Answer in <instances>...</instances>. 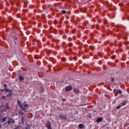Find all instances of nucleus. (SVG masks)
Listing matches in <instances>:
<instances>
[{"label":"nucleus","instance_id":"obj_1","mask_svg":"<svg viewBox=\"0 0 129 129\" xmlns=\"http://www.w3.org/2000/svg\"><path fill=\"white\" fill-rule=\"evenodd\" d=\"M59 119H62L63 120H67V116L62 115V114H59Z\"/></svg>","mask_w":129,"mask_h":129},{"label":"nucleus","instance_id":"obj_2","mask_svg":"<svg viewBox=\"0 0 129 129\" xmlns=\"http://www.w3.org/2000/svg\"><path fill=\"white\" fill-rule=\"evenodd\" d=\"M15 120L13 118H9V120L7 121L8 124H10L11 123H12L14 124L15 123Z\"/></svg>","mask_w":129,"mask_h":129},{"label":"nucleus","instance_id":"obj_3","mask_svg":"<svg viewBox=\"0 0 129 129\" xmlns=\"http://www.w3.org/2000/svg\"><path fill=\"white\" fill-rule=\"evenodd\" d=\"M72 86H68L66 87V91L67 92H68V91H71V90L72 89Z\"/></svg>","mask_w":129,"mask_h":129},{"label":"nucleus","instance_id":"obj_4","mask_svg":"<svg viewBox=\"0 0 129 129\" xmlns=\"http://www.w3.org/2000/svg\"><path fill=\"white\" fill-rule=\"evenodd\" d=\"M46 127L48 129H52V127L51 126V122H50V121H47L46 123Z\"/></svg>","mask_w":129,"mask_h":129},{"label":"nucleus","instance_id":"obj_5","mask_svg":"<svg viewBox=\"0 0 129 129\" xmlns=\"http://www.w3.org/2000/svg\"><path fill=\"white\" fill-rule=\"evenodd\" d=\"M9 93L6 96V97H11V96H13V91L11 90H9Z\"/></svg>","mask_w":129,"mask_h":129},{"label":"nucleus","instance_id":"obj_6","mask_svg":"<svg viewBox=\"0 0 129 129\" xmlns=\"http://www.w3.org/2000/svg\"><path fill=\"white\" fill-rule=\"evenodd\" d=\"M74 92L75 93H76V94H79L80 93V91L78 89L74 88Z\"/></svg>","mask_w":129,"mask_h":129},{"label":"nucleus","instance_id":"obj_7","mask_svg":"<svg viewBox=\"0 0 129 129\" xmlns=\"http://www.w3.org/2000/svg\"><path fill=\"white\" fill-rule=\"evenodd\" d=\"M13 129H21V125L15 124L13 125Z\"/></svg>","mask_w":129,"mask_h":129},{"label":"nucleus","instance_id":"obj_8","mask_svg":"<svg viewBox=\"0 0 129 129\" xmlns=\"http://www.w3.org/2000/svg\"><path fill=\"white\" fill-rule=\"evenodd\" d=\"M97 122H101V121H102V117H98L96 120Z\"/></svg>","mask_w":129,"mask_h":129},{"label":"nucleus","instance_id":"obj_9","mask_svg":"<svg viewBox=\"0 0 129 129\" xmlns=\"http://www.w3.org/2000/svg\"><path fill=\"white\" fill-rule=\"evenodd\" d=\"M4 87L5 88V91H6L7 92H9V89H7V88L8 87V85H7V84H5Z\"/></svg>","mask_w":129,"mask_h":129},{"label":"nucleus","instance_id":"obj_10","mask_svg":"<svg viewBox=\"0 0 129 129\" xmlns=\"http://www.w3.org/2000/svg\"><path fill=\"white\" fill-rule=\"evenodd\" d=\"M7 117H3L2 119H1V122H5V121H7Z\"/></svg>","mask_w":129,"mask_h":129},{"label":"nucleus","instance_id":"obj_11","mask_svg":"<svg viewBox=\"0 0 129 129\" xmlns=\"http://www.w3.org/2000/svg\"><path fill=\"white\" fill-rule=\"evenodd\" d=\"M19 80H20V81H23V80H24V77H23L22 76H20L19 78Z\"/></svg>","mask_w":129,"mask_h":129},{"label":"nucleus","instance_id":"obj_12","mask_svg":"<svg viewBox=\"0 0 129 129\" xmlns=\"http://www.w3.org/2000/svg\"><path fill=\"white\" fill-rule=\"evenodd\" d=\"M5 108L8 110L10 109V106H9V103L6 104Z\"/></svg>","mask_w":129,"mask_h":129},{"label":"nucleus","instance_id":"obj_13","mask_svg":"<svg viewBox=\"0 0 129 129\" xmlns=\"http://www.w3.org/2000/svg\"><path fill=\"white\" fill-rule=\"evenodd\" d=\"M79 128H83V127H84V125H83V124H80L79 125Z\"/></svg>","mask_w":129,"mask_h":129},{"label":"nucleus","instance_id":"obj_14","mask_svg":"<svg viewBox=\"0 0 129 129\" xmlns=\"http://www.w3.org/2000/svg\"><path fill=\"white\" fill-rule=\"evenodd\" d=\"M21 121H22V124H24L25 121H24V117H21Z\"/></svg>","mask_w":129,"mask_h":129},{"label":"nucleus","instance_id":"obj_15","mask_svg":"<svg viewBox=\"0 0 129 129\" xmlns=\"http://www.w3.org/2000/svg\"><path fill=\"white\" fill-rule=\"evenodd\" d=\"M125 104H126V102L125 101H124L122 103L121 105H122V106H123L125 105Z\"/></svg>","mask_w":129,"mask_h":129},{"label":"nucleus","instance_id":"obj_16","mask_svg":"<svg viewBox=\"0 0 129 129\" xmlns=\"http://www.w3.org/2000/svg\"><path fill=\"white\" fill-rule=\"evenodd\" d=\"M113 92H114V93H117V92H118V90L114 89L113 90Z\"/></svg>","mask_w":129,"mask_h":129},{"label":"nucleus","instance_id":"obj_17","mask_svg":"<svg viewBox=\"0 0 129 129\" xmlns=\"http://www.w3.org/2000/svg\"><path fill=\"white\" fill-rule=\"evenodd\" d=\"M23 106H24V107H28V106H29V105H28V104L27 103H25Z\"/></svg>","mask_w":129,"mask_h":129},{"label":"nucleus","instance_id":"obj_18","mask_svg":"<svg viewBox=\"0 0 129 129\" xmlns=\"http://www.w3.org/2000/svg\"><path fill=\"white\" fill-rule=\"evenodd\" d=\"M94 46H90V49H91V50H94Z\"/></svg>","mask_w":129,"mask_h":129},{"label":"nucleus","instance_id":"obj_19","mask_svg":"<svg viewBox=\"0 0 129 129\" xmlns=\"http://www.w3.org/2000/svg\"><path fill=\"white\" fill-rule=\"evenodd\" d=\"M62 14H63V15H65V14H66V11L65 10H62L61 11Z\"/></svg>","mask_w":129,"mask_h":129},{"label":"nucleus","instance_id":"obj_20","mask_svg":"<svg viewBox=\"0 0 129 129\" xmlns=\"http://www.w3.org/2000/svg\"><path fill=\"white\" fill-rule=\"evenodd\" d=\"M118 92L119 94H122V92L121 90H118Z\"/></svg>","mask_w":129,"mask_h":129},{"label":"nucleus","instance_id":"obj_21","mask_svg":"<svg viewBox=\"0 0 129 129\" xmlns=\"http://www.w3.org/2000/svg\"><path fill=\"white\" fill-rule=\"evenodd\" d=\"M19 106H20V108H22V109H23V108H24V107H23V105H22V104L19 105Z\"/></svg>","mask_w":129,"mask_h":129},{"label":"nucleus","instance_id":"obj_22","mask_svg":"<svg viewBox=\"0 0 129 129\" xmlns=\"http://www.w3.org/2000/svg\"><path fill=\"white\" fill-rule=\"evenodd\" d=\"M22 110H24V111H25V112H26V111H27V110H26V108L25 107L23 108L22 109Z\"/></svg>","mask_w":129,"mask_h":129},{"label":"nucleus","instance_id":"obj_23","mask_svg":"<svg viewBox=\"0 0 129 129\" xmlns=\"http://www.w3.org/2000/svg\"><path fill=\"white\" fill-rule=\"evenodd\" d=\"M120 107H121V106H117L116 107V109H119V108H120Z\"/></svg>","mask_w":129,"mask_h":129},{"label":"nucleus","instance_id":"obj_24","mask_svg":"<svg viewBox=\"0 0 129 129\" xmlns=\"http://www.w3.org/2000/svg\"><path fill=\"white\" fill-rule=\"evenodd\" d=\"M17 102H18L19 105H21V102H20V100H17Z\"/></svg>","mask_w":129,"mask_h":129},{"label":"nucleus","instance_id":"obj_25","mask_svg":"<svg viewBox=\"0 0 129 129\" xmlns=\"http://www.w3.org/2000/svg\"><path fill=\"white\" fill-rule=\"evenodd\" d=\"M6 97H8L5 96H2V99H5V98Z\"/></svg>","mask_w":129,"mask_h":129},{"label":"nucleus","instance_id":"obj_26","mask_svg":"<svg viewBox=\"0 0 129 129\" xmlns=\"http://www.w3.org/2000/svg\"><path fill=\"white\" fill-rule=\"evenodd\" d=\"M111 81V82H113V81H114V79L112 78Z\"/></svg>","mask_w":129,"mask_h":129},{"label":"nucleus","instance_id":"obj_27","mask_svg":"<svg viewBox=\"0 0 129 129\" xmlns=\"http://www.w3.org/2000/svg\"><path fill=\"white\" fill-rule=\"evenodd\" d=\"M112 59H115V56H111Z\"/></svg>","mask_w":129,"mask_h":129},{"label":"nucleus","instance_id":"obj_28","mask_svg":"<svg viewBox=\"0 0 129 129\" xmlns=\"http://www.w3.org/2000/svg\"><path fill=\"white\" fill-rule=\"evenodd\" d=\"M0 128H3V126L1 124H0Z\"/></svg>","mask_w":129,"mask_h":129},{"label":"nucleus","instance_id":"obj_29","mask_svg":"<svg viewBox=\"0 0 129 129\" xmlns=\"http://www.w3.org/2000/svg\"><path fill=\"white\" fill-rule=\"evenodd\" d=\"M0 91L4 92V89H0Z\"/></svg>","mask_w":129,"mask_h":129},{"label":"nucleus","instance_id":"obj_30","mask_svg":"<svg viewBox=\"0 0 129 129\" xmlns=\"http://www.w3.org/2000/svg\"><path fill=\"white\" fill-rule=\"evenodd\" d=\"M62 101H66V99H63L62 100Z\"/></svg>","mask_w":129,"mask_h":129},{"label":"nucleus","instance_id":"obj_31","mask_svg":"<svg viewBox=\"0 0 129 129\" xmlns=\"http://www.w3.org/2000/svg\"><path fill=\"white\" fill-rule=\"evenodd\" d=\"M29 128H30V126H29V127L27 126V127H26V129H29Z\"/></svg>","mask_w":129,"mask_h":129},{"label":"nucleus","instance_id":"obj_32","mask_svg":"<svg viewBox=\"0 0 129 129\" xmlns=\"http://www.w3.org/2000/svg\"><path fill=\"white\" fill-rule=\"evenodd\" d=\"M3 94V92L0 91V95Z\"/></svg>","mask_w":129,"mask_h":129},{"label":"nucleus","instance_id":"obj_33","mask_svg":"<svg viewBox=\"0 0 129 129\" xmlns=\"http://www.w3.org/2000/svg\"><path fill=\"white\" fill-rule=\"evenodd\" d=\"M62 61H66L65 58H63V59H62Z\"/></svg>","mask_w":129,"mask_h":129},{"label":"nucleus","instance_id":"obj_34","mask_svg":"<svg viewBox=\"0 0 129 129\" xmlns=\"http://www.w3.org/2000/svg\"><path fill=\"white\" fill-rule=\"evenodd\" d=\"M2 107H4V105H3L2 106H1V108Z\"/></svg>","mask_w":129,"mask_h":129},{"label":"nucleus","instance_id":"obj_35","mask_svg":"<svg viewBox=\"0 0 129 129\" xmlns=\"http://www.w3.org/2000/svg\"><path fill=\"white\" fill-rule=\"evenodd\" d=\"M2 109V107L0 106V109Z\"/></svg>","mask_w":129,"mask_h":129},{"label":"nucleus","instance_id":"obj_36","mask_svg":"<svg viewBox=\"0 0 129 129\" xmlns=\"http://www.w3.org/2000/svg\"><path fill=\"white\" fill-rule=\"evenodd\" d=\"M104 23H105V24H106V21H104Z\"/></svg>","mask_w":129,"mask_h":129},{"label":"nucleus","instance_id":"obj_37","mask_svg":"<svg viewBox=\"0 0 129 129\" xmlns=\"http://www.w3.org/2000/svg\"><path fill=\"white\" fill-rule=\"evenodd\" d=\"M44 91V90H42V92Z\"/></svg>","mask_w":129,"mask_h":129},{"label":"nucleus","instance_id":"obj_38","mask_svg":"<svg viewBox=\"0 0 129 129\" xmlns=\"http://www.w3.org/2000/svg\"><path fill=\"white\" fill-rule=\"evenodd\" d=\"M73 33H74V31H73Z\"/></svg>","mask_w":129,"mask_h":129}]
</instances>
